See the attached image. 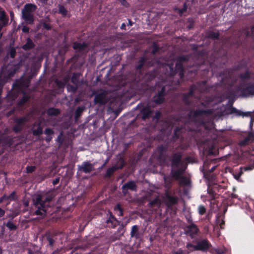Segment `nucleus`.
<instances>
[{"label": "nucleus", "instance_id": "nucleus-60", "mask_svg": "<svg viewBox=\"0 0 254 254\" xmlns=\"http://www.w3.org/2000/svg\"><path fill=\"white\" fill-rule=\"evenodd\" d=\"M23 205L25 207H28L29 205V201L28 200H24L23 201Z\"/></svg>", "mask_w": 254, "mask_h": 254}, {"label": "nucleus", "instance_id": "nucleus-37", "mask_svg": "<svg viewBox=\"0 0 254 254\" xmlns=\"http://www.w3.org/2000/svg\"><path fill=\"white\" fill-rule=\"evenodd\" d=\"M208 36L213 39H216L219 37V33L217 31L211 32L209 34Z\"/></svg>", "mask_w": 254, "mask_h": 254}, {"label": "nucleus", "instance_id": "nucleus-8", "mask_svg": "<svg viewBox=\"0 0 254 254\" xmlns=\"http://www.w3.org/2000/svg\"><path fill=\"white\" fill-rule=\"evenodd\" d=\"M166 147L164 146H160L158 147L156 150V154H157V158L158 160L162 164H167L168 162L166 161L167 157L164 154L166 151Z\"/></svg>", "mask_w": 254, "mask_h": 254}, {"label": "nucleus", "instance_id": "nucleus-52", "mask_svg": "<svg viewBox=\"0 0 254 254\" xmlns=\"http://www.w3.org/2000/svg\"><path fill=\"white\" fill-rule=\"evenodd\" d=\"M71 81L75 84H77V83L78 81L77 78H75L74 75L71 78Z\"/></svg>", "mask_w": 254, "mask_h": 254}, {"label": "nucleus", "instance_id": "nucleus-64", "mask_svg": "<svg viewBox=\"0 0 254 254\" xmlns=\"http://www.w3.org/2000/svg\"><path fill=\"white\" fill-rule=\"evenodd\" d=\"M119 211V215H120V216H123V209Z\"/></svg>", "mask_w": 254, "mask_h": 254}, {"label": "nucleus", "instance_id": "nucleus-2", "mask_svg": "<svg viewBox=\"0 0 254 254\" xmlns=\"http://www.w3.org/2000/svg\"><path fill=\"white\" fill-rule=\"evenodd\" d=\"M54 196L50 194H38L33 198V204L37 210L33 214V215L45 216L47 208L49 207V203Z\"/></svg>", "mask_w": 254, "mask_h": 254}, {"label": "nucleus", "instance_id": "nucleus-33", "mask_svg": "<svg viewBox=\"0 0 254 254\" xmlns=\"http://www.w3.org/2000/svg\"><path fill=\"white\" fill-rule=\"evenodd\" d=\"M6 226L10 230H14L16 229V225L11 221H8L6 224Z\"/></svg>", "mask_w": 254, "mask_h": 254}, {"label": "nucleus", "instance_id": "nucleus-50", "mask_svg": "<svg viewBox=\"0 0 254 254\" xmlns=\"http://www.w3.org/2000/svg\"><path fill=\"white\" fill-rule=\"evenodd\" d=\"M43 26L45 29L47 30H49L51 29L50 26L45 22L43 23Z\"/></svg>", "mask_w": 254, "mask_h": 254}, {"label": "nucleus", "instance_id": "nucleus-54", "mask_svg": "<svg viewBox=\"0 0 254 254\" xmlns=\"http://www.w3.org/2000/svg\"><path fill=\"white\" fill-rule=\"evenodd\" d=\"M115 211H120L122 209L120 204L117 205L114 208Z\"/></svg>", "mask_w": 254, "mask_h": 254}, {"label": "nucleus", "instance_id": "nucleus-4", "mask_svg": "<svg viewBox=\"0 0 254 254\" xmlns=\"http://www.w3.org/2000/svg\"><path fill=\"white\" fill-rule=\"evenodd\" d=\"M31 117V115L29 114L24 117L15 118L14 120L13 130L15 133L20 131L25 127L26 124L30 121Z\"/></svg>", "mask_w": 254, "mask_h": 254}, {"label": "nucleus", "instance_id": "nucleus-53", "mask_svg": "<svg viewBox=\"0 0 254 254\" xmlns=\"http://www.w3.org/2000/svg\"><path fill=\"white\" fill-rule=\"evenodd\" d=\"M187 9V7L186 6V4H184V7L183 9H179L180 14H182L184 11H185Z\"/></svg>", "mask_w": 254, "mask_h": 254}, {"label": "nucleus", "instance_id": "nucleus-3", "mask_svg": "<svg viewBox=\"0 0 254 254\" xmlns=\"http://www.w3.org/2000/svg\"><path fill=\"white\" fill-rule=\"evenodd\" d=\"M37 6L32 3H27L22 9V17L26 21L27 23L32 24L33 23L34 12L36 10Z\"/></svg>", "mask_w": 254, "mask_h": 254}, {"label": "nucleus", "instance_id": "nucleus-10", "mask_svg": "<svg viewBox=\"0 0 254 254\" xmlns=\"http://www.w3.org/2000/svg\"><path fill=\"white\" fill-rule=\"evenodd\" d=\"M94 170V165L89 161L83 162L81 165H78V170L84 173H89Z\"/></svg>", "mask_w": 254, "mask_h": 254}, {"label": "nucleus", "instance_id": "nucleus-41", "mask_svg": "<svg viewBox=\"0 0 254 254\" xmlns=\"http://www.w3.org/2000/svg\"><path fill=\"white\" fill-rule=\"evenodd\" d=\"M198 211H199V213L200 215H202L205 213V212L206 211V209L205 208V207L201 205L198 207Z\"/></svg>", "mask_w": 254, "mask_h": 254}, {"label": "nucleus", "instance_id": "nucleus-36", "mask_svg": "<svg viewBox=\"0 0 254 254\" xmlns=\"http://www.w3.org/2000/svg\"><path fill=\"white\" fill-rule=\"evenodd\" d=\"M164 179L166 186L169 188L172 183V179L169 177H164Z\"/></svg>", "mask_w": 254, "mask_h": 254}, {"label": "nucleus", "instance_id": "nucleus-48", "mask_svg": "<svg viewBox=\"0 0 254 254\" xmlns=\"http://www.w3.org/2000/svg\"><path fill=\"white\" fill-rule=\"evenodd\" d=\"M158 51V47L156 44H154L153 46L152 53L155 54Z\"/></svg>", "mask_w": 254, "mask_h": 254}, {"label": "nucleus", "instance_id": "nucleus-55", "mask_svg": "<svg viewBox=\"0 0 254 254\" xmlns=\"http://www.w3.org/2000/svg\"><path fill=\"white\" fill-rule=\"evenodd\" d=\"M5 214V211L0 208V218L3 217Z\"/></svg>", "mask_w": 254, "mask_h": 254}, {"label": "nucleus", "instance_id": "nucleus-23", "mask_svg": "<svg viewBox=\"0 0 254 254\" xmlns=\"http://www.w3.org/2000/svg\"><path fill=\"white\" fill-rule=\"evenodd\" d=\"M130 237L136 239L139 238L138 227L137 225H134L132 227L130 232Z\"/></svg>", "mask_w": 254, "mask_h": 254}, {"label": "nucleus", "instance_id": "nucleus-15", "mask_svg": "<svg viewBox=\"0 0 254 254\" xmlns=\"http://www.w3.org/2000/svg\"><path fill=\"white\" fill-rule=\"evenodd\" d=\"M186 234L190 236L192 238L199 231L197 227L194 224H191L186 226Z\"/></svg>", "mask_w": 254, "mask_h": 254}, {"label": "nucleus", "instance_id": "nucleus-45", "mask_svg": "<svg viewBox=\"0 0 254 254\" xmlns=\"http://www.w3.org/2000/svg\"><path fill=\"white\" fill-rule=\"evenodd\" d=\"M250 76L249 73L248 72H246L245 73L241 75V77L243 80L248 78Z\"/></svg>", "mask_w": 254, "mask_h": 254}, {"label": "nucleus", "instance_id": "nucleus-19", "mask_svg": "<svg viewBox=\"0 0 254 254\" xmlns=\"http://www.w3.org/2000/svg\"><path fill=\"white\" fill-rule=\"evenodd\" d=\"M32 130L34 135H40L43 133V128L41 126L40 123L35 124Z\"/></svg>", "mask_w": 254, "mask_h": 254}, {"label": "nucleus", "instance_id": "nucleus-17", "mask_svg": "<svg viewBox=\"0 0 254 254\" xmlns=\"http://www.w3.org/2000/svg\"><path fill=\"white\" fill-rule=\"evenodd\" d=\"M165 91V87H163L162 88L161 91L154 97L153 101L155 103L159 104L163 102L164 100Z\"/></svg>", "mask_w": 254, "mask_h": 254}, {"label": "nucleus", "instance_id": "nucleus-61", "mask_svg": "<svg viewBox=\"0 0 254 254\" xmlns=\"http://www.w3.org/2000/svg\"><path fill=\"white\" fill-rule=\"evenodd\" d=\"M10 17H11V20L13 19V17H14V13L12 11H10Z\"/></svg>", "mask_w": 254, "mask_h": 254}, {"label": "nucleus", "instance_id": "nucleus-56", "mask_svg": "<svg viewBox=\"0 0 254 254\" xmlns=\"http://www.w3.org/2000/svg\"><path fill=\"white\" fill-rule=\"evenodd\" d=\"M184 251L182 249H179L177 252H175L173 254H183Z\"/></svg>", "mask_w": 254, "mask_h": 254}, {"label": "nucleus", "instance_id": "nucleus-59", "mask_svg": "<svg viewBox=\"0 0 254 254\" xmlns=\"http://www.w3.org/2000/svg\"><path fill=\"white\" fill-rule=\"evenodd\" d=\"M59 181H60V179L59 178H56L53 181V183L54 185H56L59 182Z\"/></svg>", "mask_w": 254, "mask_h": 254}, {"label": "nucleus", "instance_id": "nucleus-26", "mask_svg": "<svg viewBox=\"0 0 254 254\" xmlns=\"http://www.w3.org/2000/svg\"><path fill=\"white\" fill-rule=\"evenodd\" d=\"M60 113V111L56 108H50L47 111V114L49 116H57Z\"/></svg>", "mask_w": 254, "mask_h": 254}, {"label": "nucleus", "instance_id": "nucleus-40", "mask_svg": "<svg viewBox=\"0 0 254 254\" xmlns=\"http://www.w3.org/2000/svg\"><path fill=\"white\" fill-rule=\"evenodd\" d=\"M67 88L68 91H71L72 92H75L77 89V87L70 85H68L67 86Z\"/></svg>", "mask_w": 254, "mask_h": 254}, {"label": "nucleus", "instance_id": "nucleus-11", "mask_svg": "<svg viewBox=\"0 0 254 254\" xmlns=\"http://www.w3.org/2000/svg\"><path fill=\"white\" fill-rule=\"evenodd\" d=\"M204 113H205V111L203 110L189 112L187 122L190 124L191 122H195L198 116Z\"/></svg>", "mask_w": 254, "mask_h": 254}, {"label": "nucleus", "instance_id": "nucleus-14", "mask_svg": "<svg viewBox=\"0 0 254 254\" xmlns=\"http://www.w3.org/2000/svg\"><path fill=\"white\" fill-rule=\"evenodd\" d=\"M241 93L243 96H248L254 95V84H249L245 87L241 89Z\"/></svg>", "mask_w": 254, "mask_h": 254}, {"label": "nucleus", "instance_id": "nucleus-12", "mask_svg": "<svg viewBox=\"0 0 254 254\" xmlns=\"http://www.w3.org/2000/svg\"><path fill=\"white\" fill-rule=\"evenodd\" d=\"M163 202L168 206H171L178 202V198L171 196L166 192L165 196L163 197Z\"/></svg>", "mask_w": 254, "mask_h": 254}, {"label": "nucleus", "instance_id": "nucleus-63", "mask_svg": "<svg viewBox=\"0 0 254 254\" xmlns=\"http://www.w3.org/2000/svg\"><path fill=\"white\" fill-rule=\"evenodd\" d=\"M4 69L3 68L2 69V73H1V75H0V77H2V76H6V74L5 73V71H3Z\"/></svg>", "mask_w": 254, "mask_h": 254}, {"label": "nucleus", "instance_id": "nucleus-35", "mask_svg": "<svg viewBox=\"0 0 254 254\" xmlns=\"http://www.w3.org/2000/svg\"><path fill=\"white\" fill-rule=\"evenodd\" d=\"M145 62V59L144 58H141L138 62V64L136 66V69H140L144 64Z\"/></svg>", "mask_w": 254, "mask_h": 254}, {"label": "nucleus", "instance_id": "nucleus-31", "mask_svg": "<svg viewBox=\"0 0 254 254\" xmlns=\"http://www.w3.org/2000/svg\"><path fill=\"white\" fill-rule=\"evenodd\" d=\"M192 95V89H191L190 90V92H189V93L188 94V95H185L184 96V101H185V102L186 104H190V102L189 101L188 98H190V96H191Z\"/></svg>", "mask_w": 254, "mask_h": 254}, {"label": "nucleus", "instance_id": "nucleus-51", "mask_svg": "<svg viewBox=\"0 0 254 254\" xmlns=\"http://www.w3.org/2000/svg\"><path fill=\"white\" fill-rule=\"evenodd\" d=\"M6 200H7V195L4 194L0 198V203Z\"/></svg>", "mask_w": 254, "mask_h": 254}, {"label": "nucleus", "instance_id": "nucleus-25", "mask_svg": "<svg viewBox=\"0 0 254 254\" xmlns=\"http://www.w3.org/2000/svg\"><path fill=\"white\" fill-rule=\"evenodd\" d=\"M33 46L34 44L32 41L30 39L28 38L26 44L22 46V48L25 50H28L32 49Z\"/></svg>", "mask_w": 254, "mask_h": 254}, {"label": "nucleus", "instance_id": "nucleus-44", "mask_svg": "<svg viewBox=\"0 0 254 254\" xmlns=\"http://www.w3.org/2000/svg\"><path fill=\"white\" fill-rule=\"evenodd\" d=\"M35 166H27L26 167V171L27 173H32L35 170Z\"/></svg>", "mask_w": 254, "mask_h": 254}, {"label": "nucleus", "instance_id": "nucleus-24", "mask_svg": "<svg viewBox=\"0 0 254 254\" xmlns=\"http://www.w3.org/2000/svg\"><path fill=\"white\" fill-rule=\"evenodd\" d=\"M232 113L233 114H235V115H236L238 116L248 117V116H250V113H249V112L244 113V112L241 111L240 110H239L234 108H232Z\"/></svg>", "mask_w": 254, "mask_h": 254}, {"label": "nucleus", "instance_id": "nucleus-49", "mask_svg": "<svg viewBox=\"0 0 254 254\" xmlns=\"http://www.w3.org/2000/svg\"><path fill=\"white\" fill-rule=\"evenodd\" d=\"M47 239L49 242V245L51 246H53L54 243V241L50 237H48Z\"/></svg>", "mask_w": 254, "mask_h": 254}, {"label": "nucleus", "instance_id": "nucleus-57", "mask_svg": "<svg viewBox=\"0 0 254 254\" xmlns=\"http://www.w3.org/2000/svg\"><path fill=\"white\" fill-rule=\"evenodd\" d=\"M22 31L24 32H28L29 30V28L27 26H24L22 28Z\"/></svg>", "mask_w": 254, "mask_h": 254}, {"label": "nucleus", "instance_id": "nucleus-29", "mask_svg": "<svg viewBox=\"0 0 254 254\" xmlns=\"http://www.w3.org/2000/svg\"><path fill=\"white\" fill-rule=\"evenodd\" d=\"M117 170H118V167H116V166H113L111 168H109L107 170L105 176L106 177H110L113 174V173Z\"/></svg>", "mask_w": 254, "mask_h": 254}, {"label": "nucleus", "instance_id": "nucleus-16", "mask_svg": "<svg viewBox=\"0 0 254 254\" xmlns=\"http://www.w3.org/2000/svg\"><path fill=\"white\" fill-rule=\"evenodd\" d=\"M140 112L142 114V119L145 120L150 117L152 111L150 107L148 105H146L142 108H140Z\"/></svg>", "mask_w": 254, "mask_h": 254}, {"label": "nucleus", "instance_id": "nucleus-27", "mask_svg": "<svg viewBox=\"0 0 254 254\" xmlns=\"http://www.w3.org/2000/svg\"><path fill=\"white\" fill-rule=\"evenodd\" d=\"M179 180L180 184L181 185L188 186L190 183V180L186 177H182Z\"/></svg>", "mask_w": 254, "mask_h": 254}, {"label": "nucleus", "instance_id": "nucleus-42", "mask_svg": "<svg viewBox=\"0 0 254 254\" xmlns=\"http://www.w3.org/2000/svg\"><path fill=\"white\" fill-rule=\"evenodd\" d=\"M253 169H254V163L243 168V170L245 171L252 170Z\"/></svg>", "mask_w": 254, "mask_h": 254}, {"label": "nucleus", "instance_id": "nucleus-21", "mask_svg": "<svg viewBox=\"0 0 254 254\" xmlns=\"http://www.w3.org/2000/svg\"><path fill=\"white\" fill-rule=\"evenodd\" d=\"M163 202V200H162L159 198L156 197L153 200L150 201L149 203V206L151 207H153L154 206L159 207Z\"/></svg>", "mask_w": 254, "mask_h": 254}, {"label": "nucleus", "instance_id": "nucleus-34", "mask_svg": "<svg viewBox=\"0 0 254 254\" xmlns=\"http://www.w3.org/2000/svg\"><path fill=\"white\" fill-rule=\"evenodd\" d=\"M83 111V108L81 107H78L76 110L75 114V118L76 120H77L78 118L80 117L81 114Z\"/></svg>", "mask_w": 254, "mask_h": 254}, {"label": "nucleus", "instance_id": "nucleus-18", "mask_svg": "<svg viewBox=\"0 0 254 254\" xmlns=\"http://www.w3.org/2000/svg\"><path fill=\"white\" fill-rule=\"evenodd\" d=\"M179 168L177 170L172 171V176L176 180H179L181 177L182 174L185 171V170L187 168V166L184 165V166L179 167Z\"/></svg>", "mask_w": 254, "mask_h": 254}, {"label": "nucleus", "instance_id": "nucleus-39", "mask_svg": "<svg viewBox=\"0 0 254 254\" xmlns=\"http://www.w3.org/2000/svg\"><path fill=\"white\" fill-rule=\"evenodd\" d=\"M210 252L212 254H223V252L220 249H212L210 250Z\"/></svg>", "mask_w": 254, "mask_h": 254}, {"label": "nucleus", "instance_id": "nucleus-13", "mask_svg": "<svg viewBox=\"0 0 254 254\" xmlns=\"http://www.w3.org/2000/svg\"><path fill=\"white\" fill-rule=\"evenodd\" d=\"M9 18L5 10L0 6V26L5 27L7 25Z\"/></svg>", "mask_w": 254, "mask_h": 254}, {"label": "nucleus", "instance_id": "nucleus-47", "mask_svg": "<svg viewBox=\"0 0 254 254\" xmlns=\"http://www.w3.org/2000/svg\"><path fill=\"white\" fill-rule=\"evenodd\" d=\"M27 100H28V98L27 97H24L20 100L19 104L20 105H22L23 104L25 103Z\"/></svg>", "mask_w": 254, "mask_h": 254}, {"label": "nucleus", "instance_id": "nucleus-43", "mask_svg": "<svg viewBox=\"0 0 254 254\" xmlns=\"http://www.w3.org/2000/svg\"><path fill=\"white\" fill-rule=\"evenodd\" d=\"M45 133L46 135H47L48 136H50V135H51L52 134H53L54 133V131L51 129L47 128L45 130Z\"/></svg>", "mask_w": 254, "mask_h": 254}, {"label": "nucleus", "instance_id": "nucleus-22", "mask_svg": "<svg viewBox=\"0 0 254 254\" xmlns=\"http://www.w3.org/2000/svg\"><path fill=\"white\" fill-rule=\"evenodd\" d=\"M87 47V45L85 43H77L74 42L73 44V48L74 49L82 51Z\"/></svg>", "mask_w": 254, "mask_h": 254}, {"label": "nucleus", "instance_id": "nucleus-38", "mask_svg": "<svg viewBox=\"0 0 254 254\" xmlns=\"http://www.w3.org/2000/svg\"><path fill=\"white\" fill-rule=\"evenodd\" d=\"M59 12L64 15H65L67 13V10L64 6L60 5L59 6Z\"/></svg>", "mask_w": 254, "mask_h": 254}, {"label": "nucleus", "instance_id": "nucleus-20", "mask_svg": "<svg viewBox=\"0 0 254 254\" xmlns=\"http://www.w3.org/2000/svg\"><path fill=\"white\" fill-rule=\"evenodd\" d=\"M107 223L108 224L111 223L110 226L113 228H115L119 224V222L111 213H110L109 218L107 220Z\"/></svg>", "mask_w": 254, "mask_h": 254}, {"label": "nucleus", "instance_id": "nucleus-9", "mask_svg": "<svg viewBox=\"0 0 254 254\" xmlns=\"http://www.w3.org/2000/svg\"><path fill=\"white\" fill-rule=\"evenodd\" d=\"M109 98L106 92H101L95 96L94 102L96 104L103 105L108 102Z\"/></svg>", "mask_w": 254, "mask_h": 254}, {"label": "nucleus", "instance_id": "nucleus-30", "mask_svg": "<svg viewBox=\"0 0 254 254\" xmlns=\"http://www.w3.org/2000/svg\"><path fill=\"white\" fill-rule=\"evenodd\" d=\"M125 162L124 160L121 157H120V159L115 166L116 167H118V169H121L125 165Z\"/></svg>", "mask_w": 254, "mask_h": 254}, {"label": "nucleus", "instance_id": "nucleus-28", "mask_svg": "<svg viewBox=\"0 0 254 254\" xmlns=\"http://www.w3.org/2000/svg\"><path fill=\"white\" fill-rule=\"evenodd\" d=\"M195 247V245H193L190 243H187L186 245V248L187 249V250L186 252V254H189L193 251H196Z\"/></svg>", "mask_w": 254, "mask_h": 254}, {"label": "nucleus", "instance_id": "nucleus-1", "mask_svg": "<svg viewBox=\"0 0 254 254\" xmlns=\"http://www.w3.org/2000/svg\"><path fill=\"white\" fill-rule=\"evenodd\" d=\"M187 56H182L178 58L177 61H167L165 63H159L160 70L164 72L165 74L168 76H172L177 72H179L181 78L184 76V69L183 67V62L187 61Z\"/></svg>", "mask_w": 254, "mask_h": 254}, {"label": "nucleus", "instance_id": "nucleus-46", "mask_svg": "<svg viewBox=\"0 0 254 254\" xmlns=\"http://www.w3.org/2000/svg\"><path fill=\"white\" fill-rule=\"evenodd\" d=\"M7 200H13L15 198V192L13 191L10 195H7Z\"/></svg>", "mask_w": 254, "mask_h": 254}, {"label": "nucleus", "instance_id": "nucleus-62", "mask_svg": "<svg viewBox=\"0 0 254 254\" xmlns=\"http://www.w3.org/2000/svg\"><path fill=\"white\" fill-rule=\"evenodd\" d=\"M180 129H179L178 128H176L175 130V135L176 136H178L179 134H178V132L179 131Z\"/></svg>", "mask_w": 254, "mask_h": 254}, {"label": "nucleus", "instance_id": "nucleus-58", "mask_svg": "<svg viewBox=\"0 0 254 254\" xmlns=\"http://www.w3.org/2000/svg\"><path fill=\"white\" fill-rule=\"evenodd\" d=\"M15 72L14 71H11L10 72H9L7 75H6L7 77V78H10L11 77V76H12L14 74Z\"/></svg>", "mask_w": 254, "mask_h": 254}, {"label": "nucleus", "instance_id": "nucleus-5", "mask_svg": "<svg viewBox=\"0 0 254 254\" xmlns=\"http://www.w3.org/2000/svg\"><path fill=\"white\" fill-rule=\"evenodd\" d=\"M182 155L181 153H176L173 154L171 159V163L173 167H179L187 166V162H190L189 157L186 159L185 161L182 160Z\"/></svg>", "mask_w": 254, "mask_h": 254}, {"label": "nucleus", "instance_id": "nucleus-7", "mask_svg": "<svg viewBox=\"0 0 254 254\" xmlns=\"http://www.w3.org/2000/svg\"><path fill=\"white\" fill-rule=\"evenodd\" d=\"M137 188V187L135 182L134 181H130L123 185L122 190L123 194L126 195L128 194L129 190L136 191Z\"/></svg>", "mask_w": 254, "mask_h": 254}, {"label": "nucleus", "instance_id": "nucleus-6", "mask_svg": "<svg viewBox=\"0 0 254 254\" xmlns=\"http://www.w3.org/2000/svg\"><path fill=\"white\" fill-rule=\"evenodd\" d=\"M211 247L210 243L205 239L198 241L195 245V250L202 252H207Z\"/></svg>", "mask_w": 254, "mask_h": 254}, {"label": "nucleus", "instance_id": "nucleus-32", "mask_svg": "<svg viewBox=\"0 0 254 254\" xmlns=\"http://www.w3.org/2000/svg\"><path fill=\"white\" fill-rule=\"evenodd\" d=\"M253 137L252 135H249V136L240 142V144L241 145H246L248 144L249 143L250 140L252 139Z\"/></svg>", "mask_w": 254, "mask_h": 254}]
</instances>
